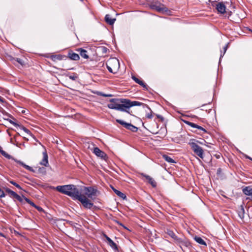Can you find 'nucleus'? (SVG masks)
<instances>
[{
  "instance_id": "obj_1",
  "label": "nucleus",
  "mask_w": 252,
  "mask_h": 252,
  "mask_svg": "<svg viewBox=\"0 0 252 252\" xmlns=\"http://www.w3.org/2000/svg\"><path fill=\"white\" fill-rule=\"evenodd\" d=\"M56 189L60 192L71 197L73 199L79 200L87 209H91L93 206V203L89 200L86 196L82 195L81 193L73 185L58 186Z\"/></svg>"
},
{
  "instance_id": "obj_2",
  "label": "nucleus",
  "mask_w": 252,
  "mask_h": 252,
  "mask_svg": "<svg viewBox=\"0 0 252 252\" xmlns=\"http://www.w3.org/2000/svg\"><path fill=\"white\" fill-rule=\"evenodd\" d=\"M126 101L125 98H112L110 99L107 107L111 109L126 112Z\"/></svg>"
},
{
  "instance_id": "obj_3",
  "label": "nucleus",
  "mask_w": 252,
  "mask_h": 252,
  "mask_svg": "<svg viewBox=\"0 0 252 252\" xmlns=\"http://www.w3.org/2000/svg\"><path fill=\"white\" fill-rule=\"evenodd\" d=\"M107 68L113 74L116 73L120 68L119 61L116 58H110L106 63Z\"/></svg>"
},
{
  "instance_id": "obj_4",
  "label": "nucleus",
  "mask_w": 252,
  "mask_h": 252,
  "mask_svg": "<svg viewBox=\"0 0 252 252\" xmlns=\"http://www.w3.org/2000/svg\"><path fill=\"white\" fill-rule=\"evenodd\" d=\"M150 7L151 9L163 14H170L169 13L171 12V11L164 4L158 1L152 2Z\"/></svg>"
},
{
  "instance_id": "obj_5",
  "label": "nucleus",
  "mask_w": 252,
  "mask_h": 252,
  "mask_svg": "<svg viewBox=\"0 0 252 252\" xmlns=\"http://www.w3.org/2000/svg\"><path fill=\"white\" fill-rule=\"evenodd\" d=\"M82 192L83 194L81 193V194L86 196L89 200H90L89 198L94 200L96 196L97 190L95 189L89 187H84L83 189Z\"/></svg>"
},
{
  "instance_id": "obj_6",
  "label": "nucleus",
  "mask_w": 252,
  "mask_h": 252,
  "mask_svg": "<svg viewBox=\"0 0 252 252\" xmlns=\"http://www.w3.org/2000/svg\"><path fill=\"white\" fill-rule=\"evenodd\" d=\"M190 146L194 153L197 156L201 158H204V150L203 149L196 144V143H189Z\"/></svg>"
},
{
  "instance_id": "obj_7",
  "label": "nucleus",
  "mask_w": 252,
  "mask_h": 252,
  "mask_svg": "<svg viewBox=\"0 0 252 252\" xmlns=\"http://www.w3.org/2000/svg\"><path fill=\"white\" fill-rule=\"evenodd\" d=\"M209 2L212 3L213 6H215L218 12L224 14L226 12V6L223 2H217L213 0H209Z\"/></svg>"
},
{
  "instance_id": "obj_8",
  "label": "nucleus",
  "mask_w": 252,
  "mask_h": 252,
  "mask_svg": "<svg viewBox=\"0 0 252 252\" xmlns=\"http://www.w3.org/2000/svg\"><path fill=\"white\" fill-rule=\"evenodd\" d=\"M116 122L122 125L125 128H126L127 129L130 130L132 132H136L138 129V128L137 127L134 126L131 124L127 123L123 120L117 119Z\"/></svg>"
},
{
  "instance_id": "obj_9",
  "label": "nucleus",
  "mask_w": 252,
  "mask_h": 252,
  "mask_svg": "<svg viewBox=\"0 0 252 252\" xmlns=\"http://www.w3.org/2000/svg\"><path fill=\"white\" fill-rule=\"evenodd\" d=\"M143 104H144V103L139 102V101H131L129 99H126V112L129 113V110L131 107L134 106H141Z\"/></svg>"
},
{
  "instance_id": "obj_10",
  "label": "nucleus",
  "mask_w": 252,
  "mask_h": 252,
  "mask_svg": "<svg viewBox=\"0 0 252 252\" xmlns=\"http://www.w3.org/2000/svg\"><path fill=\"white\" fill-rule=\"evenodd\" d=\"M93 152L96 156L100 157L101 159H105L107 158L106 154L97 147L94 148Z\"/></svg>"
},
{
  "instance_id": "obj_11",
  "label": "nucleus",
  "mask_w": 252,
  "mask_h": 252,
  "mask_svg": "<svg viewBox=\"0 0 252 252\" xmlns=\"http://www.w3.org/2000/svg\"><path fill=\"white\" fill-rule=\"evenodd\" d=\"M183 121L185 124H186L187 125L190 126L191 127H192L193 128H197L200 131H203L204 132H205V133L206 132V130L203 127H202L201 126H198V125H196V124H195L194 123L190 122L188 121L183 120Z\"/></svg>"
},
{
  "instance_id": "obj_12",
  "label": "nucleus",
  "mask_w": 252,
  "mask_h": 252,
  "mask_svg": "<svg viewBox=\"0 0 252 252\" xmlns=\"http://www.w3.org/2000/svg\"><path fill=\"white\" fill-rule=\"evenodd\" d=\"M176 243L180 245V246L181 247V248L182 249H183L182 247H185L187 248L189 246V245H190V243L188 241L185 240V239L183 240V239H182L181 238H179L178 239H177Z\"/></svg>"
},
{
  "instance_id": "obj_13",
  "label": "nucleus",
  "mask_w": 252,
  "mask_h": 252,
  "mask_svg": "<svg viewBox=\"0 0 252 252\" xmlns=\"http://www.w3.org/2000/svg\"><path fill=\"white\" fill-rule=\"evenodd\" d=\"M40 164L46 167L49 165L48 157L46 151L43 152V159L40 162Z\"/></svg>"
},
{
  "instance_id": "obj_14",
  "label": "nucleus",
  "mask_w": 252,
  "mask_h": 252,
  "mask_svg": "<svg viewBox=\"0 0 252 252\" xmlns=\"http://www.w3.org/2000/svg\"><path fill=\"white\" fill-rule=\"evenodd\" d=\"M132 79L137 84L143 87L145 90H148V86L142 80L137 78L135 76H132Z\"/></svg>"
},
{
  "instance_id": "obj_15",
  "label": "nucleus",
  "mask_w": 252,
  "mask_h": 252,
  "mask_svg": "<svg viewBox=\"0 0 252 252\" xmlns=\"http://www.w3.org/2000/svg\"><path fill=\"white\" fill-rule=\"evenodd\" d=\"M67 56L70 59L74 61H78L80 59L79 55L73 52L72 51L68 52Z\"/></svg>"
},
{
  "instance_id": "obj_16",
  "label": "nucleus",
  "mask_w": 252,
  "mask_h": 252,
  "mask_svg": "<svg viewBox=\"0 0 252 252\" xmlns=\"http://www.w3.org/2000/svg\"><path fill=\"white\" fill-rule=\"evenodd\" d=\"M77 51L79 53L81 57L85 59H89V56L88 54V52L87 50L82 48H78L77 49Z\"/></svg>"
},
{
  "instance_id": "obj_17",
  "label": "nucleus",
  "mask_w": 252,
  "mask_h": 252,
  "mask_svg": "<svg viewBox=\"0 0 252 252\" xmlns=\"http://www.w3.org/2000/svg\"><path fill=\"white\" fill-rule=\"evenodd\" d=\"M146 179L148 181L149 184H150L153 187H156L157 186V183L156 181L153 179L149 175H144V174H142Z\"/></svg>"
},
{
  "instance_id": "obj_18",
  "label": "nucleus",
  "mask_w": 252,
  "mask_h": 252,
  "mask_svg": "<svg viewBox=\"0 0 252 252\" xmlns=\"http://www.w3.org/2000/svg\"><path fill=\"white\" fill-rule=\"evenodd\" d=\"M106 239L109 245L114 250L118 251V249L116 244L107 236H106Z\"/></svg>"
},
{
  "instance_id": "obj_19",
  "label": "nucleus",
  "mask_w": 252,
  "mask_h": 252,
  "mask_svg": "<svg viewBox=\"0 0 252 252\" xmlns=\"http://www.w3.org/2000/svg\"><path fill=\"white\" fill-rule=\"evenodd\" d=\"M105 21L109 25H113L116 21V19H112L111 18L110 15L107 14L105 16Z\"/></svg>"
},
{
  "instance_id": "obj_20",
  "label": "nucleus",
  "mask_w": 252,
  "mask_h": 252,
  "mask_svg": "<svg viewBox=\"0 0 252 252\" xmlns=\"http://www.w3.org/2000/svg\"><path fill=\"white\" fill-rule=\"evenodd\" d=\"M243 193L247 195H252V188L248 186L243 189Z\"/></svg>"
},
{
  "instance_id": "obj_21",
  "label": "nucleus",
  "mask_w": 252,
  "mask_h": 252,
  "mask_svg": "<svg viewBox=\"0 0 252 252\" xmlns=\"http://www.w3.org/2000/svg\"><path fill=\"white\" fill-rule=\"evenodd\" d=\"M10 60L12 61V62L15 64H16V63H19L20 64L23 65L24 64V61L20 58H12Z\"/></svg>"
},
{
  "instance_id": "obj_22",
  "label": "nucleus",
  "mask_w": 252,
  "mask_h": 252,
  "mask_svg": "<svg viewBox=\"0 0 252 252\" xmlns=\"http://www.w3.org/2000/svg\"><path fill=\"white\" fill-rule=\"evenodd\" d=\"M17 129L20 130H23L25 132H26L27 134L32 136V133L31 132L30 130L21 125H19V126L17 128Z\"/></svg>"
},
{
  "instance_id": "obj_23",
  "label": "nucleus",
  "mask_w": 252,
  "mask_h": 252,
  "mask_svg": "<svg viewBox=\"0 0 252 252\" xmlns=\"http://www.w3.org/2000/svg\"><path fill=\"white\" fill-rule=\"evenodd\" d=\"M166 233L171 238H172L173 239H174L176 241V242L177 241V239H179V238H178L176 236L175 234L174 233V232L172 230H169V229H167Z\"/></svg>"
},
{
  "instance_id": "obj_24",
  "label": "nucleus",
  "mask_w": 252,
  "mask_h": 252,
  "mask_svg": "<svg viewBox=\"0 0 252 252\" xmlns=\"http://www.w3.org/2000/svg\"><path fill=\"white\" fill-rule=\"evenodd\" d=\"M51 59L55 62L57 60H62L63 56L61 55H53L50 57Z\"/></svg>"
},
{
  "instance_id": "obj_25",
  "label": "nucleus",
  "mask_w": 252,
  "mask_h": 252,
  "mask_svg": "<svg viewBox=\"0 0 252 252\" xmlns=\"http://www.w3.org/2000/svg\"><path fill=\"white\" fill-rule=\"evenodd\" d=\"M5 191L7 192L11 197L15 198L17 194L8 188L5 189Z\"/></svg>"
},
{
  "instance_id": "obj_26",
  "label": "nucleus",
  "mask_w": 252,
  "mask_h": 252,
  "mask_svg": "<svg viewBox=\"0 0 252 252\" xmlns=\"http://www.w3.org/2000/svg\"><path fill=\"white\" fill-rule=\"evenodd\" d=\"M195 241L199 244L206 246L205 242L200 237L195 236L194 238Z\"/></svg>"
},
{
  "instance_id": "obj_27",
  "label": "nucleus",
  "mask_w": 252,
  "mask_h": 252,
  "mask_svg": "<svg viewBox=\"0 0 252 252\" xmlns=\"http://www.w3.org/2000/svg\"><path fill=\"white\" fill-rule=\"evenodd\" d=\"M15 161L16 162H17L18 163L21 164L22 166H23L24 167H25L26 169H27L28 170H30V171H32V168L31 167L29 166V165H27L25 164L22 161H21L20 160H18L17 159H15Z\"/></svg>"
},
{
  "instance_id": "obj_28",
  "label": "nucleus",
  "mask_w": 252,
  "mask_h": 252,
  "mask_svg": "<svg viewBox=\"0 0 252 252\" xmlns=\"http://www.w3.org/2000/svg\"><path fill=\"white\" fill-rule=\"evenodd\" d=\"M162 157L167 162H168L169 163H176V162L175 161V160L173 159H172L171 158H170V157H169L166 155H163L162 156Z\"/></svg>"
},
{
  "instance_id": "obj_29",
  "label": "nucleus",
  "mask_w": 252,
  "mask_h": 252,
  "mask_svg": "<svg viewBox=\"0 0 252 252\" xmlns=\"http://www.w3.org/2000/svg\"><path fill=\"white\" fill-rule=\"evenodd\" d=\"M114 191L115 193L120 197L123 198V199H126V195L123 193V192H121L120 191L117 190L116 189H114Z\"/></svg>"
},
{
  "instance_id": "obj_30",
  "label": "nucleus",
  "mask_w": 252,
  "mask_h": 252,
  "mask_svg": "<svg viewBox=\"0 0 252 252\" xmlns=\"http://www.w3.org/2000/svg\"><path fill=\"white\" fill-rule=\"evenodd\" d=\"M0 153L4 157H5L8 159H10L11 158V156L9 155H8V154H7L5 151L2 150V148L0 146Z\"/></svg>"
},
{
  "instance_id": "obj_31",
  "label": "nucleus",
  "mask_w": 252,
  "mask_h": 252,
  "mask_svg": "<svg viewBox=\"0 0 252 252\" xmlns=\"http://www.w3.org/2000/svg\"><path fill=\"white\" fill-rule=\"evenodd\" d=\"M24 200L29 204L31 205L32 206L34 207V208L36 207V205L32 201H31L29 199L24 197Z\"/></svg>"
},
{
  "instance_id": "obj_32",
  "label": "nucleus",
  "mask_w": 252,
  "mask_h": 252,
  "mask_svg": "<svg viewBox=\"0 0 252 252\" xmlns=\"http://www.w3.org/2000/svg\"><path fill=\"white\" fill-rule=\"evenodd\" d=\"M5 120L8 121L10 124H12L13 126H14L16 128H18L19 124L14 122V121H13L12 120H10V119H5Z\"/></svg>"
},
{
  "instance_id": "obj_33",
  "label": "nucleus",
  "mask_w": 252,
  "mask_h": 252,
  "mask_svg": "<svg viewBox=\"0 0 252 252\" xmlns=\"http://www.w3.org/2000/svg\"><path fill=\"white\" fill-rule=\"evenodd\" d=\"M201 110L204 111L205 110V111L208 113H210L211 112L214 113V110H213L212 108H204V109H201Z\"/></svg>"
},
{
  "instance_id": "obj_34",
  "label": "nucleus",
  "mask_w": 252,
  "mask_h": 252,
  "mask_svg": "<svg viewBox=\"0 0 252 252\" xmlns=\"http://www.w3.org/2000/svg\"><path fill=\"white\" fill-rule=\"evenodd\" d=\"M10 183L12 184L13 185L15 186L16 188H18L20 189H22V188L19 186L18 184H17L16 182H15L13 181H10Z\"/></svg>"
},
{
  "instance_id": "obj_35",
  "label": "nucleus",
  "mask_w": 252,
  "mask_h": 252,
  "mask_svg": "<svg viewBox=\"0 0 252 252\" xmlns=\"http://www.w3.org/2000/svg\"><path fill=\"white\" fill-rule=\"evenodd\" d=\"M15 198H16V199H17L18 201H19L21 202H23V200L24 199V198H23L22 197L19 196L18 194Z\"/></svg>"
},
{
  "instance_id": "obj_36",
  "label": "nucleus",
  "mask_w": 252,
  "mask_h": 252,
  "mask_svg": "<svg viewBox=\"0 0 252 252\" xmlns=\"http://www.w3.org/2000/svg\"><path fill=\"white\" fill-rule=\"evenodd\" d=\"M68 77L70 79L73 81L76 80L77 78V75H76L75 74H74L73 75H69Z\"/></svg>"
},
{
  "instance_id": "obj_37",
  "label": "nucleus",
  "mask_w": 252,
  "mask_h": 252,
  "mask_svg": "<svg viewBox=\"0 0 252 252\" xmlns=\"http://www.w3.org/2000/svg\"><path fill=\"white\" fill-rule=\"evenodd\" d=\"M228 44H226L223 48V55H220V57H222L224 55V54L225 53L227 48H228Z\"/></svg>"
},
{
  "instance_id": "obj_38",
  "label": "nucleus",
  "mask_w": 252,
  "mask_h": 252,
  "mask_svg": "<svg viewBox=\"0 0 252 252\" xmlns=\"http://www.w3.org/2000/svg\"><path fill=\"white\" fill-rule=\"evenodd\" d=\"M5 196V193L4 191L0 188V197H4Z\"/></svg>"
},
{
  "instance_id": "obj_39",
  "label": "nucleus",
  "mask_w": 252,
  "mask_h": 252,
  "mask_svg": "<svg viewBox=\"0 0 252 252\" xmlns=\"http://www.w3.org/2000/svg\"><path fill=\"white\" fill-rule=\"evenodd\" d=\"M35 208H36L38 211H39V212H43V209L41 207H39V206H36V207H35Z\"/></svg>"
},
{
  "instance_id": "obj_40",
  "label": "nucleus",
  "mask_w": 252,
  "mask_h": 252,
  "mask_svg": "<svg viewBox=\"0 0 252 252\" xmlns=\"http://www.w3.org/2000/svg\"><path fill=\"white\" fill-rule=\"evenodd\" d=\"M146 117H147V118H148L149 119H152L153 117V115H152V113L148 114H147Z\"/></svg>"
},
{
  "instance_id": "obj_41",
  "label": "nucleus",
  "mask_w": 252,
  "mask_h": 252,
  "mask_svg": "<svg viewBox=\"0 0 252 252\" xmlns=\"http://www.w3.org/2000/svg\"><path fill=\"white\" fill-rule=\"evenodd\" d=\"M101 95H102L103 96H105V97H110V96H112V95L110 94H101Z\"/></svg>"
},
{
  "instance_id": "obj_42",
  "label": "nucleus",
  "mask_w": 252,
  "mask_h": 252,
  "mask_svg": "<svg viewBox=\"0 0 252 252\" xmlns=\"http://www.w3.org/2000/svg\"><path fill=\"white\" fill-rule=\"evenodd\" d=\"M157 116L158 118L161 119V121L162 122L164 120L163 118L160 116V115H157Z\"/></svg>"
},
{
  "instance_id": "obj_43",
  "label": "nucleus",
  "mask_w": 252,
  "mask_h": 252,
  "mask_svg": "<svg viewBox=\"0 0 252 252\" xmlns=\"http://www.w3.org/2000/svg\"><path fill=\"white\" fill-rule=\"evenodd\" d=\"M0 101L1 102H4V99L0 96Z\"/></svg>"
},
{
  "instance_id": "obj_44",
  "label": "nucleus",
  "mask_w": 252,
  "mask_h": 252,
  "mask_svg": "<svg viewBox=\"0 0 252 252\" xmlns=\"http://www.w3.org/2000/svg\"><path fill=\"white\" fill-rule=\"evenodd\" d=\"M117 223L118 224H119L120 225H122L123 226H124L126 229H127V228L126 227H125L122 223H119L118 221L117 222Z\"/></svg>"
},
{
  "instance_id": "obj_45",
  "label": "nucleus",
  "mask_w": 252,
  "mask_h": 252,
  "mask_svg": "<svg viewBox=\"0 0 252 252\" xmlns=\"http://www.w3.org/2000/svg\"><path fill=\"white\" fill-rule=\"evenodd\" d=\"M103 50L104 52H105L107 50V48L105 47H103Z\"/></svg>"
},
{
  "instance_id": "obj_46",
  "label": "nucleus",
  "mask_w": 252,
  "mask_h": 252,
  "mask_svg": "<svg viewBox=\"0 0 252 252\" xmlns=\"http://www.w3.org/2000/svg\"><path fill=\"white\" fill-rule=\"evenodd\" d=\"M0 236L2 237H5L4 235L1 232H0Z\"/></svg>"
},
{
  "instance_id": "obj_47",
  "label": "nucleus",
  "mask_w": 252,
  "mask_h": 252,
  "mask_svg": "<svg viewBox=\"0 0 252 252\" xmlns=\"http://www.w3.org/2000/svg\"><path fill=\"white\" fill-rule=\"evenodd\" d=\"M246 158H248V159H251V158H250V157L248 156H246Z\"/></svg>"
},
{
  "instance_id": "obj_48",
  "label": "nucleus",
  "mask_w": 252,
  "mask_h": 252,
  "mask_svg": "<svg viewBox=\"0 0 252 252\" xmlns=\"http://www.w3.org/2000/svg\"><path fill=\"white\" fill-rule=\"evenodd\" d=\"M8 116L10 118H11L12 119H14V118L10 115H9Z\"/></svg>"
},
{
  "instance_id": "obj_49",
  "label": "nucleus",
  "mask_w": 252,
  "mask_h": 252,
  "mask_svg": "<svg viewBox=\"0 0 252 252\" xmlns=\"http://www.w3.org/2000/svg\"><path fill=\"white\" fill-rule=\"evenodd\" d=\"M25 112V110L22 111V113H24Z\"/></svg>"
},
{
  "instance_id": "obj_50",
  "label": "nucleus",
  "mask_w": 252,
  "mask_h": 252,
  "mask_svg": "<svg viewBox=\"0 0 252 252\" xmlns=\"http://www.w3.org/2000/svg\"><path fill=\"white\" fill-rule=\"evenodd\" d=\"M251 160H252V158H251Z\"/></svg>"
}]
</instances>
